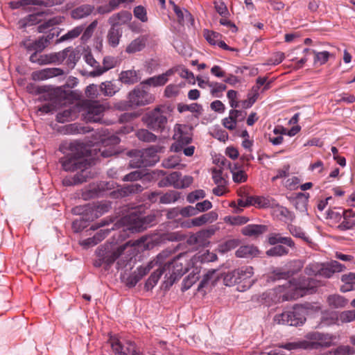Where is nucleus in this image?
<instances>
[{
  "instance_id": "25",
  "label": "nucleus",
  "mask_w": 355,
  "mask_h": 355,
  "mask_svg": "<svg viewBox=\"0 0 355 355\" xmlns=\"http://www.w3.org/2000/svg\"><path fill=\"white\" fill-rule=\"evenodd\" d=\"M53 38V35H48L46 37H42L37 40L31 43L30 40L24 42L25 47L28 50H33L36 52H41L43 51Z\"/></svg>"
},
{
  "instance_id": "43",
  "label": "nucleus",
  "mask_w": 355,
  "mask_h": 355,
  "mask_svg": "<svg viewBox=\"0 0 355 355\" xmlns=\"http://www.w3.org/2000/svg\"><path fill=\"white\" fill-rule=\"evenodd\" d=\"M339 315L338 313L331 311L329 313H324L321 319L322 326H329L332 324H340V320H338Z\"/></svg>"
},
{
  "instance_id": "59",
  "label": "nucleus",
  "mask_w": 355,
  "mask_h": 355,
  "mask_svg": "<svg viewBox=\"0 0 355 355\" xmlns=\"http://www.w3.org/2000/svg\"><path fill=\"white\" fill-rule=\"evenodd\" d=\"M338 229L341 231L355 229V220L348 218L345 215L343 220L338 225Z\"/></svg>"
},
{
  "instance_id": "64",
  "label": "nucleus",
  "mask_w": 355,
  "mask_h": 355,
  "mask_svg": "<svg viewBox=\"0 0 355 355\" xmlns=\"http://www.w3.org/2000/svg\"><path fill=\"white\" fill-rule=\"evenodd\" d=\"M133 13L135 17L139 19L141 21L146 22L148 21L146 10L143 6H136L134 8Z\"/></svg>"
},
{
  "instance_id": "40",
  "label": "nucleus",
  "mask_w": 355,
  "mask_h": 355,
  "mask_svg": "<svg viewBox=\"0 0 355 355\" xmlns=\"http://www.w3.org/2000/svg\"><path fill=\"white\" fill-rule=\"evenodd\" d=\"M327 303L332 308L340 309L345 307L348 300L342 295L334 294L327 297Z\"/></svg>"
},
{
  "instance_id": "38",
  "label": "nucleus",
  "mask_w": 355,
  "mask_h": 355,
  "mask_svg": "<svg viewBox=\"0 0 355 355\" xmlns=\"http://www.w3.org/2000/svg\"><path fill=\"white\" fill-rule=\"evenodd\" d=\"M64 17L61 16L53 17L37 26V31L40 33H44L46 31L52 28L53 26L61 24L63 21Z\"/></svg>"
},
{
  "instance_id": "12",
  "label": "nucleus",
  "mask_w": 355,
  "mask_h": 355,
  "mask_svg": "<svg viewBox=\"0 0 355 355\" xmlns=\"http://www.w3.org/2000/svg\"><path fill=\"white\" fill-rule=\"evenodd\" d=\"M104 111L105 107L102 104L98 102H92L85 105L83 116L87 122L102 123Z\"/></svg>"
},
{
  "instance_id": "30",
  "label": "nucleus",
  "mask_w": 355,
  "mask_h": 355,
  "mask_svg": "<svg viewBox=\"0 0 355 355\" xmlns=\"http://www.w3.org/2000/svg\"><path fill=\"white\" fill-rule=\"evenodd\" d=\"M148 37L141 35L132 40L126 47L125 51L128 53H135L141 51L146 46Z\"/></svg>"
},
{
  "instance_id": "45",
  "label": "nucleus",
  "mask_w": 355,
  "mask_h": 355,
  "mask_svg": "<svg viewBox=\"0 0 355 355\" xmlns=\"http://www.w3.org/2000/svg\"><path fill=\"white\" fill-rule=\"evenodd\" d=\"M121 33L119 28H116L115 26H112L107 33V39L109 44L115 47L119 44L120 37Z\"/></svg>"
},
{
  "instance_id": "19",
  "label": "nucleus",
  "mask_w": 355,
  "mask_h": 355,
  "mask_svg": "<svg viewBox=\"0 0 355 355\" xmlns=\"http://www.w3.org/2000/svg\"><path fill=\"white\" fill-rule=\"evenodd\" d=\"M270 209L272 214L280 220H293L295 218L292 212L286 207L280 205L276 200H274Z\"/></svg>"
},
{
  "instance_id": "20",
  "label": "nucleus",
  "mask_w": 355,
  "mask_h": 355,
  "mask_svg": "<svg viewBox=\"0 0 355 355\" xmlns=\"http://www.w3.org/2000/svg\"><path fill=\"white\" fill-rule=\"evenodd\" d=\"M232 159L234 162H230V167L228 171L232 174V178L234 182L241 183L244 182L247 179V175L244 171L242 169L241 165L236 163L235 161L238 157H230Z\"/></svg>"
},
{
  "instance_id": "22",
  "label": "nucleus",
  "mask_w": 355,
  "mask_h": 355,
  "mask_svg": "<svg viewBox=\"0 0 355 355\" xmlns=\"http://www.w3.org/2000/svg\"><path fill=\"white\" fill-rule=\"evenodd\" d=\"M64 0H19L17 1L18 5L24 8L26 10L28 6H42L44 7H51L56 5H61Z\"/></svg>"
},
{
  "instance_id": "29",
  "label": "nucleus",
  "mask_w": 355,
  "mask_h": 355,
  "mask_svg": "<svg viewBox=\"0 0 355 355\" xmlns=\"http://www.w3.org/2000/svg\"><path fill=\"white\" fill-rule=\"evenodd\" d=\"M259 254L258 248L252 245H242L236 251V255L240 258H253Z\"/></svg>"
},
{
  "instance_id": "54",
  "label": "nucleus",
  "mask_w": 355,
  "mask_h": 355,
  "mask_svg": "<svg viewBox=\"0 0 355 355\" xmlns=\"http://www.w3.org/2000/svg\"><path fill=\"white\" fill-rule=\"evenodd\" d=\"M313 54H314V64L319 65L325 64L330 56V53L326 51L321 52L313 51Z\"/></svg>"
},
{
  "instance_id": "63",
  "label": "nucleus",
  "mask_w": 355,
  "mask_h": 355,
  "mask_svg": "<svg viewBox=\"0 0 355 355\" xmlns=\"http://www.w3.org/2000/svg\"><path fill=\"white\" fill-rule=\"evenodd\" d=\"M180 86L179 85H168L164 91V95L167 98H172L179 94Z\"/></svg>"
},
{
  "instance_id": "35",
  "label": "nucleus",
  "mask_w": 355,
  "mask_h": 355,
  "mask_svg": "<svg viewBox=\"0 0 355 355\" xmlns=\"http://www.w3.org/2000/svg\"><path fill=\"white\" fill-rule=\"evenodd\" d=\"M140 78L138 77L137 72L135 70H127L121 71L119 75V81L127 85H132L137 83Z\"/></svg>"
},
{
  "instance_id": "2",
  "label": "nucleus",
  "mask_w": 355,
  "mask_h": 355,
  "mask_svg": "<svg viewBox=\"0 0 355 355\" xmlns=\"http://www.w3.org/2000/svg\"><path fill=\"white\" fill-rule=\"evenodd\" d=\"M315 282L310 278L303 279L298 282L289 280L275 288L274 293L276 296L274 297V300L277 302H282L295 300L306 294L312 293L315 291Z\"/></svg>"
},
{
  "instance_id": "24",
  "label": "nucleus",
  "mask_w": 355,
  "mask_h": 355,
  "mask_svg": "<svg viewBox=\"0 0 355 355\" xmlns=\"http://www.w3.org/2000/svg\"><path fill=\"white\" fill-rule=\"evenodd\" d=\"M268 243L272 245L283 243L291 249L295 248V243L290 236H284L279 233H272L268 236Z\"/></svg>"
},
{
  "instance_id": "23",
  "label": "nucleus",
  "mask_w": 355,
  "mask_h": 355,
  "mask_svg": "<svg viewBox=\"0 0 355 355\" xmlns=\"http://www.w3.org/2000/svg\"><path fill=\"white\" fill-rule=\"evenodd\" d=\"M121 87V84L119 80L105 81L100 86V90L105 96H112L117 93Z\"/></svg>"
},
{
  "instance_id": "61",
  "label": "nucleus",
  "mask_w": 355,
  "mask_h": 355,
  "mask_svg": "<svg viewBox=\"0 0 355 355\" xmlns=\"http://www.w3.org/2000/svg\"><path fill=\"white\" fill-rule=\"evenodd\" d=\"M178 110L179 112L182 113L186 111L191 112H198L200 111V105L197 103H191L190 105L180 103L178 105Z\"/></svg>"
},
{
  "instance_id": "4",
  "label": "nucleus",
  "mask_w": 355,
  "mask_h": 355,
  "mask_svg": "<svg viewBox=\"0 0 355 355\" xmlns=\"http://www.w3.org/2000/svg\"><path fill=\"white\" fill-rule=\"evenodd\" d=\"M187 261V254H180L164 263L163 266L164 270H166L164 276L166 287L171 286L177 279L188 270L189 264Z\"/></svg>"
},
{
  "instance_id": "44",
  "label": "nucleus",
  "mask_w": 355,
  "mask_h": 355,
  "mask_svg": "<svg viewBox=\"0 0 355 355\" xmlns=\"http://www.w3.org/2000/svg\"><path fill=\"white\" fill-rule=\"evenodd\" d=\"M166 274V270H164V266L159 268L153 272L147 279L145 287L148 290L153 288L157 283L162 274Z\"/></svg>"
},
{
  "instance_id": "14",
  "label": "nucleus",
  "mask_w": 355,
  "mask_h": 355,
  "mask_svg": "<svg viewBox=\"0 0 355 355\" xmlns=\"http://www.w3.org/2000/svg\"><path fill=\"white\" fill-rule=\"evenodd\" d=\"M146 121L150 128L162 130L167 123V118L159 108H156L148 114Z\"/></svg>"
},
{
  "instance_id": "9",
  "label": "nucleus",
  "mask_w": 355,
  "mask_h": 355,
  "mask_svg": "<svg viewBox=\"0 0 355 355\" xmlns=\"http://www.w3.org/2000/svg\"><path fill=\"white\" fill-rule=\"evenodd\" d=\"M111 207L110 203L107 202H101L96 205H87L83 207H76L73 210L75 213L80 214V211L83 209L81 214H83L84 220H94L99 218L105 213L107 212Z\"/></svg>"
},
{
  "instance_id": "33",
  "label": "nucleus",
  "mask_w": 355,
  "mask_h": 355,
  "mask_svg": "<svg viewBox=\"0 0 355 355\" xmlns=\"http://www.w3.org/2000/svg\"><path fill=\"white\" fill-rule=\"evenodd\" d=\"M144 187L139 183H132L125 185L118 189V194L120 197H126L132 194L141 192Z\"/></svg>"
},
{
  "instance_id": "37",
  "label": "nucleus",
  "mask_w": 355,
  "mask_h": 355,
  "mask_svg": "<svg viewBox=\"0 0 355 355\" xmlns=\"http://www.w3.org/2000/svg\"><path fill=\"white\" fill-rule=\"evenodd\" d=\"M241 114V111L232 109L229 112V116L223 120V125L229 130H234L236 125V119Z\"/></svg>"
},
{
  "instance_id": "42",
  "label": "nucleus",
  "mask_w": 355,
  "mask_h": 355,
  "mask_svg": "<svg viewBox=\"0 0 355 355\" xmlns=\"http://www.w3.org/2000/svg\"><path fill=\"white\" fill-rule=\"evenodd\" d=\"M67 53H66L65 64L73 69L80 59V53L73 48H66Z\"/></svg>"
},
{
  "instance_id": "34",
  "label": "nucleus",
  "mask_w": 355,
  "mask_h": 355,
  "mask_svg": "<svg viewBox=\"0 0 355 355\" xmlns=\"http://www.w3.org/2000/svg\"><path fill=\"white\" fill-rule=\"evenodd\" d=\"M341 281L344 283L340 287V291L343 293L355 290V272H349L343 275Z\"/></svg>"
},
{
  "instance_id": "56",
  "label": "nucleus",
  "mask_w": 355,
  "mask_h": 355,
  "mask_svg": "<svg viewBox=\"0 0 355 355\" xmlns=\"http://www.w3.org/2000/svg\"><path fill=\"white\" fill-rule=\"evenodd\" d=\"M137 137L139 140L146 142L154 141L156 139V136L146 129L138 130Z\"/></svg>"
},
{
  "instance_id": "26",
  "label": "nucleus",
  "mask_w": 355,
  "mask_h": 355,
  "mask_svg": "<svg viewBox=\"0 0 355 355\" xmlns=\"http://www.w3.org/2000/svg\"><path fill=\"white\" fill-rule=\"evenodd\" d=\"M130 162L132 168H143L153 166L158 162L159 157H133Z\"/></svg>"
},
{
  "instance_id": "17",
  "label": "nucleus",
  "mask_w": 355,
  "mask_h": 355,
  "mask_svg": "<svg viewBox=\"0 0 355 355\" xmlns=\"http://www.w3.org/2000/svg\"><path fill=\"white\" fill-rule=\"evenodd\" d=\"M218 218V214L215 211H210L207 214H202L199 217L194 218L191 219L190 221L187 222L184 227H200L207 223H213L216 221Z\"/></svg>"
},
{
  "instance_id": "8",
  "label": "nucleus",
  "mask_w": 355,
  "mask_h": 355,
  "mask_svg": "<svg viewBox=\"0 0 355 355\" xmlns=\"http://www.w3.org/2000/svg\"><path fill=\"white\" fill-rule=\"evenodd\" d=\"M212 162L215 165L211 168L212 180L214 184H227V172L230 167V161L225 157H214Z\"/></svg>"
},
{
  "instance_id": "1",
  "label": "nucleus",
  "mask_w": 355,
  "mask_h": 355,
  "mask_svg": "<svg viewBox=\"0 0 355 355\" xmlns=\"http://www.w3.org/2000/svg\"><path fill=\"white\" fill-rule=\"evenodd\" d=\"M149 236H141L133 241H129L126 244L118 246L115 243H107L98 247L96 251L97 259L94 261L95 267H101L102 265L110 266L125 250L126 246L131 245L139 247L141 250L148 249L150 246Z\"/></svg>"
},
{
  "instance_id": "5",
  "label": "nucleus",
  "mask_w": 355,
  "mask_h": 355,
  "mask_svg": "<svg viewBox=\"0 0 355 355\" xmlns=\"http://www.w3.org/2000/svg\"><path fill=\"white\" fill-rule=\"evenodd\" d=\"M187 126L185 125L176 124L174 127L173 139L176 140L171 146V150L174 153H184V155H193L195 147L188 146L191 141V137L189 133L186 132Z\"/></svg>"
},
{
  "instance_id": "57",
  "label": "nucleus",
  "mask_w": 355,
  "mask_h": 355,
  "mask_svg": "<svg viewBox=\"0 0 355 355\" xmlns=\"http://www.w3.org/2000/svg\"><path fill=\"white\" fill-rule=\"evenodd\" d=\"M180 157H167L162 162V165L164 168H172L179 166H183L180 164Z\"/></svg>"
},
{
  "instance_id": "10",
  "label": "nucleus",
  "mask_w": 355,
  "mask_h": 355,
  "mask_svg": "<svg viewBox=\"0 0 355 355\" xmlns=\"http://www.w3.org/2000/svg\"><path fill=\"white\" fill-rule=\"evenodd\" d=\"M59 151L64 155H92L90 146L80 141L62 142Z\"/></svg>"
},
{
  "instance_id": "53",
  "label": "nucleus",
  "mask_w": 355,
  "mask_h": 355,
  "mask_svg": "<svg viewBox=\"0 0 355 355\" xmlns=\"http://www.w3.org/2000/svg\"><path fill=\"white\" fill-rule=\"evenodd\" d=\"M180 198V194L175 191H170L160 197V202L162 204H170L175 202Z\"/></svg>"
},
{
  "instance_id": "18",
  "label": "nucleus",
  "mask_w": 355,
  "mask_h": 355,
  "mask_svg": "<svg viewBox=\"0 0 355 355\" xmlns=\"http://www.w3.org/2000/svg\"><path fill=\"white\" fill-rule=\"evenodd\" d=\"M63 73V71L59 68H46L33 72L32 78L34 80H44L55 77Z\"/></svg>"
},
{
  "instance_id": "13",
  "label": "nucleus",
  "mask_w": 355,
  "mask_h": 355,
  "mask_svg": "<svg viewBox=\"0 0 355 355\" xmlns=\"http://www.w3.org/2000/svg\"><path fill=\"white\" fill-rule=\"evenodd\" d=\"M143 87L144 85L142 87H137L129 94V101L132 105H146L154 101V96Z\"/></svg>"
},
{
  "instance_id": "55",
  "label": "nucleus",
  "mask_w": 355,
  "mask_h": 355,
  "mask_svg": "<svg viewBox=\"0 0 355 355\" xmlns=\"http://www.w3.org/2000/svg\"><path fill=\"white\" fill-rule=\"evenodd\" d=\"M204 37L210 44L214 46H216L220 38H221L219 33L209 30L204 31Z\"/></svg>"
},
{
  "instance_id": "49",
  "label": "nucleus",
  "mask_w": 355,
  "mask_h": 355,
  "mask_svg": "<svg viewBox=\"0 0 355 355\" xmlns=\"http://www.w3.org/2000/svg\"><path fill=\"white\" fill-rule=\"evenodd\" d=\"M170 3L173 4V10L178 17L180 23H184L185 20L191 21L192 19L191 15L188 10H182L172 1H170Z\"/></svg>"
},
{
  "instance_id": "52",
  "label": "nucleus",
  "mask_w": 355,
  "mask_h": 355,
  "mask_svg": "<svg viewBox=\"0 0 355 355\" xmlns=\"http://www.w3.org/2000/svg\"><path fill=\"white\" fill-rule=\"evenodd\" d=\"M340 324L349 323L355 321V309L343 311L338 313Z\"/></svg>"
},
{
  "instance_id": "6",
  "label": "nucleus",
  "mask_w": 355,
  "mask_h": 355,
  "mask_svg": "<svg viewBox=\"0 0 355 355\" xmlns=\"http://www.w3.org/2000/svg\"><path fill=\"white\" fill-rule=\"evenodd\" d=\"M304 312L305 311L302 308L294 307L292 311L276 315L274 317V322L278 324L299 326L306 320Z\"/></svg>"
},
{
  "instance_id": "62",
  "label": "nucleus",
  "mask_w": 355,
  "mask_h": 355,
  "mask_svg": "<svg viewBox=\"0 0 355 355\" xmlns=\"http://www.w3.org/2000/svg\"><path fill=\"white\" fill-rule=\"evenodd\" d=\"M205 191L202 189H198L189 193L187 196V200L189 203H193L196 201L205 198Z\"/></svg>"
},
{
  "instance_id": "48",
  "label": "nucleus",
  "mask_w": 355,
  "mask_h": 355,
  "mask_svg": "<svg viewBox=\"0 0 355 355\" xmlns=\"http://www.w3.org/2000/svg\"><path fill=\"white\" fill-rule=\"evenodd\" d=\"M289 250L282 245H275L274 247L268 250L266 252L268 257H282L287 255Z\"/></svg>"
},
{
  "instance_id": "7",
  "label": "nucleus",
  "mask_w": 355,
  "mask_h": 355,
  "mask_svg": "<svg viewBox=\"0 0 355 355\" xmlns=\"http://www.w3.org/2000/svg\"><path fill=\"white\" fill-rule=\"evenodd\" d=\"M62 168L66 171H80L78 173H87L91 175L89 171L92 163L85 159V157H62L60 159Z\"/></svg>"
},
{
  "instance_id": "46",
  "label": "nucleus",
  "mask_w": 355,
  "mask_h": 355,
  "mask_svg": "<svg viewBox=\"0 0 355 355\" xmlns=\"http://www.w3.org/2000/svg\"><path fill=\"white\" fill-rule=\"evenodd\" d=\"M30 60L32 62H37L40 64H55L54 53L42 55L38 60H36V53H33L31 55Z\"/></svg>"
},
{
  "instance_id": "28",
  "label": "nucleus",
  "mask_w": 355,
  "mask_h": 355,
  "mask_svg": "<svg viewBox=\"0 0 355 355\" xmlns=\"http://www.w3.org/2000/svg\"><path fill=\"white\" fill-rule=\"evenodd\" d=\"M132 19V14L128 11H121L119 13L112 15L109 18V24L112 26H116L128 23Z\"/></svg>"
},
{
  "instance_id": "51",
  "label": "nucleus",
  "mask_w": 355,
  "mask_h": 355,
  "mask_svg": "<svg viewBox=\"0 0 355 355\" xmlns=\"http://www.w3.org/2000/svg\"><path fill=\"white\" fill-rule=\"evenodd\" d=\"M275 199L269 196H256L255 207L258 208H270L272 206Z\"/></svg>"
},
{
  "instance_id": "3",
  "label": "nucleus",
  "mask_w": 355,
  "mask_h": 355,
  "mask_svg": "<svg viewBox=\"0 0 355 355\" xmlns=\"http://www.w3.org/2000/svg\"><path fill=\"white\" fill-rule=\"evenodd\" d=\"M306 338L307 340H300L295 342L285 343L281 347L288 351L297 349H313L319 347H328L333 345L336 336L329 334H322L318 331L309 333Z\"/></svg>"
},
{
  "instance_id": "31",
  "label": "nucleus",
  "mask_w": 355,
  "mask_h": 355,
  "mask_svg": "<svg viewBox=\"0 0 355 355\" xmlns=\"http://www.w3.org/2000/svg\"><path fill=\"white\" fill-rule=\"evenodd\" d=\"M94 10V7L93 6L83 4L73 9L71 12V15L75 19H80L91 15Z\"/></svg>"
},
{
  "instance_id": "16",
  "label": "nucleus",
  "mask_w": 355,
  "mask_h": 355,
  "mask_svg": "<svg viewBox=\"0 0 355 355\" xmlns=\"http://www.w3.org/2000/svg\"><path fill=\"white\" fill-rule=\"evenodd\" d=\"M116 60L111 56H106L103 58V66L99 64L95 71H84L83 74L89 77H98L106 71L113 69L116 65Z\"/></svg>"
},
{
  "instance_id": "11",
  "label": "nucleus",
  "mask_w": 355,
  "mask_h": 355,
  "mask_svg": "<svg viewBox=\"0 0 355 355\" xmlns=\"http://www.w3.org/2000/svg\"><path fill=\"white\" fill-rule=\"evenodd\" d=\"M253 275L254 270L252 266H243L234 270L232 273L227 274L225 277L224 281L227 282L229 277H230V279L234 278V281L231 282L230 284H241L243 282L246 284L244 288H249L254 284V280L252 279Z\"/></svg>"
},
{
  "instance_id": "39",
  "label": "nucleus",
  "mask_w": 355,
  "mask_h": 355,
  "mask_svg": "<svg viewBox=\"0 0 355 355\" xmlns=\"http://www.w3.org/2000/svg\"><path fill=\"white\" fill-rule=\"evenodd\" d=\"M91 178L87 173L83 171V173H76L73 177H67L63 179L62 184L65 186H72L81 184L86 182L88 178Z\"/></svg>"
},
{
  "instance_id": "47",
  "label": "nucleus",
  "mask_w": 355,
  "mask_h": 355,
  "mask_svg": "<svg viewBox=\"0 0 355 355\" xmlns=\"http://www.w3.org/2000/svg\"><path fill=\"white\" fill-rule=\"evenodd\" d=\"M41 15V13L29 15L26 17H24L19 21V26L24 28L26 26L35 25L40 21Z\"/></svg>"
},
{
  "instance_id": "41",
  "label": "nucleus",
  "mask_w": 355,
  "mask_h": 355,
  "mask_svg": "<svg viewBox=\"0 0 355 355\" xmlns=\"http://www.w3.org/2000/svg\"><path fill=\"white\" fill-rule=\"evenodd\" d=\"M103 189L100 188L98 184H92L85 189L83 192V198L85 200L96 198L101 196Z\"/></svg>"
},
{
  "instance_id": "50",
  "label": "nucleus",
  "mask_w": 355,
  "mask_h": 355,
  "mask_svg": "<svg viewBox=\"0 0 355 355\" xmlns=\"http://www.w3.org/2000/svg\"><path fill=\"white\" fill-rule=\"evenodd\" d=\"M83 28L82 26H76L74 28L69 31L66 34L63 35L59 40V42L67 40H71L78 37L83 32Z\"/></svg>"
},
{
  "instance_id": "60",
  "label": "nucleus",
  "mask_w": 355,
  "mask_h": 355,
  "mask_svg": "<svg viewBox=\"0 0 355 355\" xmlns=\"http://www.w3.org/2000/svg\"><path fill=\"white\" fill-rule=\"evenodd\" d=\"M321 270V263H311L306 266L304 269L305 273L309 276L320 275V270Z\"/></svg>"
},
{
  "instance_id": "58",
  "label": "nucleus",
  "mask_w": 355,
  "mask_h": 355,
  "mask_svg": "<svg viewBox=\"0 0 355 355\" xmlns=\"http://www.w3.org/2000/svg\"><path fill=\"white\" fill-rule=\"evenodd\" d=\"M211 94L216 98L220 96V94L227 88L226 85L219 83H211L209 84Z\"/></svg>"
},
{
  "instance_id": "32",
  "label": "nucleus",
  "mask_w": 355,
  "mask_h": 355,
  "mask_svg": "<svg viewBox=\"0 0 355 355\" xmlns=\"http://www.w3.org/2000/svg\"><path fill=\"white\" fill-rule=\"evenodd\" d=\"M109 342L115 355H130L127 349L130 342H127L126 345H123L116 337H111Z\"/></svg>"
},
{
  "instance_id": "27",
  "label": "nucleus",
  "mask_w": 355,
  "mask_h": 355,
  "mask_svg": "<svg viewBox=\"0 0 355 355\" xmlns=\"http://www.w3.org/2000/svg\"><path fill=\"white\" fill-rule=\"evenodd\" d=\"M267 230L263 225L250 224L243 227L241 232L243 235L250 237H257Z\"/></svg>"
},
{
  "instance_id": "36",
  "label": "nucleus",
  "mask_w": 355,
  "mask_h": 355,
  "mask_svg": "<svg viewBox=\"0 0 355 355\" xmlns=\"http://www.w3.org/2000/svg\"><path fill=\"white\" fill-rule=\"evenodd\" d=\"M287 230L293 236L300 239L307 243H311V239L302 227L293 224H288Z\"/></svg>"
},
{
  "instance_id": "21",
  "label": "nucleus",
  "mask_w": 355,
  "mask_h": 355,
  "mask_svg": "<svg viewBox=\"0 0 355 355\" xmlns=\"http://www.w3.org/2000/svg\"><path fill=\"white\" fill-rule=\"evenodd\" d=\"M173 73L171 69L159 76H155L146 79L141 83V85H148L153 87H159L165 85L168 80V77Z\"/></svg>"
},
{
  "instance_id": "15",
  "label": "nucleus",
  "mask_w": 355,
  "mask_h": 355,
  "mask_svg": "<svg viewBox=\"0 0 355 355\" xmlns=\"http://www.w3.org/2000/svg\"><path fill=\"white\" fill-rule=\"evenodd\" d=\"M121 220L123 224L125 225L126 229L132 232H139L147 227L144 218L135 214L125 216Z\"/></svg>"
}]
</instances>
